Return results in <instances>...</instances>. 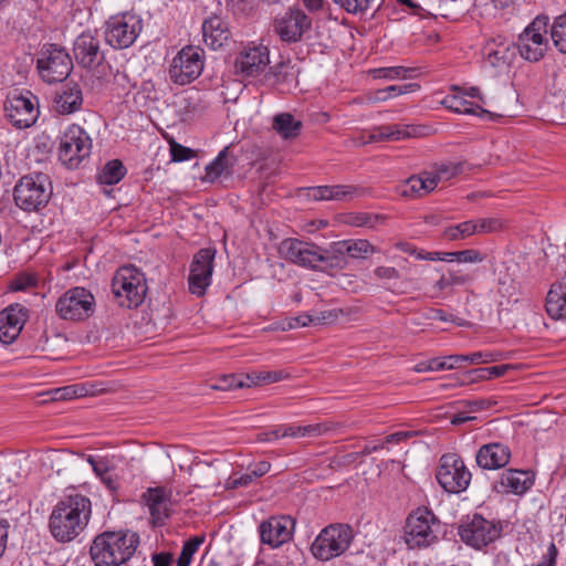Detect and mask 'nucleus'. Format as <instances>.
I'll return each instance as SVG.
<instances>
[{
  "label": "nucleus",
  "mask_w": 566,
  "mask_h": 566,
  "mask_svg": "<svg viewBox=\"0 0 566 566\" xmlns=\"http://www.w3.org/2000/svg\"><path fill=\"white\" fill-rule=\"evenodd\" d=\"M92 516L91 500L81 493L64 495L52 509L49 531L59 543H70L87 527Z\"/></svg>",
  "instance_id": "1"
},
{
  "label": "nucleus",
  "mask_w": 566,
  "mask_h": 566,
  "mask_svg": "<svg viewBox=\"0 0 566 566\" xmlns=\"http://www.w3.org/2000/svg\"><path fill=\"white\" fill-rule=\"evenodd\" d=\"M139 536L134 532L106 531L93 539L90 555L95 566H120L136 552Z\"/></svg>",
  "instance_id": "2"
},
{
  "label": "nucleus",
  "mask_w": 566,
  "mask_h": 566,
  "mask_svg": "<svg viewBox=\"0 0 566 566\" xmlns=\"http://www.w3.org/2000/svg\"><path fill=\"white\" fill-rule=\"evenodd\" d=\"M279 253L285 261L298 266L335 275L331 261V244L322 248L313 242L287 238L280 243Z\"/></svg>",
  "instance_id": "3"
},
{
  "label": "nucleus",
  "mask_w": 566,
  "mask_h": 566,
  "mask_svg": "<svg viewBox=\"0 0 566 566\" xmlns=\"http://www.w3.org/2000/svg\"><path fill=\"white\" fill-rule=\"evenodd\" d=\"M114 301L122 307L136 308L145 300L148 286L145 274L135 265L120 266L111 284Z\"/></svg>",
  "instance_id": "4"
},
{
  "label": "nucleus",
  "mask_w": 566,
  "mask_h": 566,
  "mask_svg": "<svg viewBox=\"0 0 566 566\" xmlns=\"http://www.w3.org/2000/svg\"><path fill=\"white\" fill-rule=\"evenodd\" d=\"M53 188L50 177L43 172H32L19 179L14 186L15 205L24 211H40L52 197Z\"/></svg>",
  "instance_id": "5"
},
{
  "label": "nucleus",
  "mask_w": 566,
  "mask_h": 566,
  "mask_svg": "<svg viewBox=\"0 0 566 566\" xmlns=\"http://www.w3.org/2000/svg\"><path fill=\"white\" fill-rule=\"evenodd\" d=\"M354 541V530L344 523L324 527L311 545V553L319 560L327 562L343 555Z\"/></svg>",
  "instance_id": "6"
},
{
  "label": "nucleus",
  "mask_w": 566,
  "mask_h": 566,
  "mask_svg": "<svg viewBox=\"0 0 566 566\" xmlns=\"http://www.w3.org/2000/svg\"><path fill=\"white\" fill-rule=\"evenodd\" d=\"M440 522L427 507L411 512L405 526V541L409 548L428 547L438 541Z\"/></svg>",
  "instance_id": "7"
},
{
  "label": "nucleus",
  "mask_w": 566,
  "mask_h": 566,
  "mask_svg": "<svg viewBox=\"0 0 566 566\" xmlns=\"http://www.w3.org/2000/svg\"><path fill=\"white\" fill-rule=\"evenodd\" d=\"M547 15H537L518 35L516 48L520 55L528 62L542 60L548 49Z\"/></svg>",
  "instance_id": "8"
},
{
  "label": "nucleus",
  "mask_w": 566,
  "mask_h": 566,
  "mask_svg": "<svg viewBox=\"0 0 566 566\" xmlns=\"http://www.w3.org/2000/svg\"><path fill=\"white\" fill-rule=\"evenodd\" d=\"M72 67L71 56L65 49L56 44L44 46L36 60V69L41 78L50 84L65 80Z\"/></svg>",
  "instance_id": "9"
},
{
  "label": "nucleus",
  "mask_w": 566,
  "mask_h": 566,
  "mask_svg": "<svg viewBox=\"0 0 566 566\" xmlns=\"http://www.w3.org/2000/svg\"><path fill=\"white\" fill-rule=\"evenodd\" d=\"M95 308L94 295L84 287H73L61 295L55 304V312L65 321H84Z\"/></svg>",
  "instance_id": "10"
},
{
  "label": "nucleus",
  "mask_w": 566,
  "mask_h": 566,
  "mask_svg": "<svg viewBox=\"0 0 566 566\" xmlns=\"http://www.w3.org/2000/svg\"><path fill=\"white\" fill-rule=\"evenodd\" d=\"M92 140L78 125H71L63 133L59 146V159L67 168H77L90 156Z\"/></svg>",
  "instance_id": "11"
},
{
  "label": "nucleus",
  "mask_w": 566,
  "mask_h": 566,
  "mask_svg": "<svg viewBox=\"0 0 566 566\" xmlns=\"http://www.w3.org/2000/svg\"><path fill=\"white\" fill-rule=\"evenodd\" d=\"M471 478V472L458 454L447 453L441 457L436 479L446 492L460 493L465 491Z\"/></svg>",
  "instance_id": "12"
},
{
  "label": "nucleus",
  "mask_w": 566,
  "mask_h": 566,
  "mask_svg": "<svg viewBox=\"0 0 566 566\" xmlns=\"http://www.w3.org/2000/svg\"><path fill=\"white\" fill-rule=\"evenodd\" d=\"M142 29V19L136 14L114 15L106 22L105 40L114 49H126L136 41Z\"/></svg>",
  "instance_id": "13"
},
{
  "label": "nucleus",
  "mask_w": 566,
  "mask_h": 566,
  "mask_svg": "<svg viewBox=\"0 0 566 566\" xmlns=\"http://www.w3.org/2000/svg\"><path fill=\"white\" fill-rule=\"evenodd\" d=\"M203 71V51L187 45L172 59L169 67L170 80L178 85H187L200 76Z\"/></svg>",
  "instance_id": "14"
},
{
  "label": "nucleus",
  "mask_w": 566,
  "mask_h": 566,
  "mask_svg": "<svg viewBox=\"0 0 566 566\" xmlns=\"http://www.w3.org/2000/svg\"><path fill=\"white\" fill-rule=\"evenodd\" d=\"M6 116L17 128L32 126L39 115L36 97L29 91L10 95L4 104Z\"/></svg>",
  "instance_id": "15"
},
{
  "label": "nucleus",
  "mask_w": 566,
  "mask_h": 566,
  "mask_svg": "<svg viewBox=\"0 0 566 566\" xmlns=\"http://www.w3.org/2000/svg\"><path fill=\"white\" fill-rule=\"evenodd\" d=\"M214 255L216 250L211 248L200 249L193 255L188 277L191 294L202 296L211 284Z\"/></svg>",
  "instance_id": "16"
},
{
  "label": "nucleus",
  "mask_w": 566,
  "mask_h": 566,
  "mask_svg": "<svg viewBox=\"0 0 566 566\" xmlns=\"http://www.w3.org/2000/svg\"><path fill=\"white\" fill-rule=\"evenodd\" d=\"M376 248L368 240H343L331 243V261L334 274L347 269L348 259H365L373 254Z\"/></svg>",
  "instance_id": "17"
},
{
  "label": "nucleus",
  "mask_w": 566,
  "mask_h": 566,
  "mask_svg": "<svg viewBox=\"0 0 566 566\" xmlns=\"http://www.w3.org/2000/svg\"><path fill=\"white\" fill-rule=\"evenodd\" d=\"M295 521L287 515L271 516L259 525L260 541L271 548H279L293 537Z\"/></svg>",
  "instance_id": "18"
},
{
  "label": "nucleus",
  "mask_w": 566,
  "mask_h": 566,
  "mask_svg": "<svg viewBox=\"0 0 566 566\" xmlns=\"http://www.w3.org/2000/svg\"><path fill=\"white\" fill-rule=\"evenodd\" d=\"M461 539L472 547L486 546L500 536V528L480 515H474L459 527Z\"/></svg>",
  "instance_id": "19"
},
{
  "label": "nucleus",
  "mask_w": 566,
  "mask_h": 566,
  "mask_svg": "<svg viewBox=\"0 0 566 566\" xmlns=\"http://www.w3.org/2000/svg\"><path fill=\"white\" fill-rule=\"evenodd\" d=\"M311 19L300 9H290L284 15L275 19L274 30L285 42H297L311 28Z\"/></svg>",
  "instance_id": "20"
},
{
  "label": "nucleus",
  "mask_w": 566,
  "mask_h": 566,
  "mask_svg": "<svg viewBox=\"0 0 566 566\" xmlns=\"http://www.w3.org/2000/svg\"><path fill=\"white\" fill-rule=\"evenodd\" d=\"M269 49L264 45H252L245 48L235 59V73L244 77L260 75L269 65Z\"/></svg>",
  "instance_id": "21"
},
{
  "label": "nucleus",
  "mask_w": 566,
  "mask_h": 566,
  "mask_svg": "<svg viewBox=\"0 0 566 566\" xmlns=\"http://www.w3.org/2000/svg\"><path fill=\"white\" fill-rule=\"evenodd\" d=\"M73 53L77 64L84 69H96L104 61L99 39L88 32H84L75 39Z\"/></svg>",
  "instance_id": "22"
},
{
  "label": "nucleus",
  "mask_w": 566,
  "mask_h": 566,
  "mask_svg": "<svg viewBox=\"0 0 566 566\" xmlns=\"http://www.w3.org/2000/svg\"><path fill=\"white\" fill-rule=\"evenodd\" d=\"M153 523L163 525L172 512L171 491L163 486L149 488L143 495Z\"/></svg>",
  "instance_id": "23"
},
{
  "label": "nucleus",
  "mask_w": 566,
  "mask_h": 566,
  "mask_svg": "<svg viewBox=\"0 0 566 566\" xmlns=\"http://www.w3.org/2000/svg\"><path fill=\"white\" fill-rule=\"evenodd\" d=\"M28 311L19 305H10L0 312V342L11 344L21 333Z\"/></svg>",
  "instance_id": "24"
},
{
  "label": "nucleus",
  "mask_w": 566,
  "mask_h": 566,
  "mask_svg": "<svg viewBox=\"0 0 566 566\" xmlns=\"http://www.w3.org/2000/svg\"><path fill=\"white\" fill-rule=\"evenodd\" d=\"M511 459L509 447L502 443H488L482 446L476 455V464L484 470H497L504 468Z\"/></svg>",
  "instance_id": "25"
},
{
  "label": "nucleus",
  "mask_w": 566,
  "mask_h": 566,
  "mask_svg": "<svg viewBox=\"0 0 566 566\" xmlns=\"http://www.w3.org/2000/svg\"><path fill=\"white\" fill-rule=\"evenodd\" d=\"M533 485L528 472L522 470H509L501 474L495 482L494 489L499 493L523 494Z\"/></svg>",
  "instance_id": "26"
},
{
  "label": "nucleus",
  "mask_w": 566,
  "mask_h": 566,
  "mask_svg": "<svg viewBox=\"0 0 566 566\" xmlns=\"http://www.w3.org/2000/svg\"><path fill=\"white\" fill-rule=\"evenodd\" d=\"M334 424L331 423H314L307 426L296 424H282L272 429L273 437L281 438H314L319 437L333 429Z\"/></svg>",
  "instance_id": "27"
},
{
  "label": "nucleus",
  "mask_w": 566,
  "mask_h": 566,
  "mask_svg": "<svg viewBox=\"0 0 566 566\" xmlns=\"http://www.w3.org/2000/svg\"><path fill=\"white\" fill-rule=\"evenodd\" d=\"M202 36L207 46L217 50L228 41L230 31L221 18L210 17L202 23Z\"/></svg>",
  "instance_id": "28"
},
{
  "label": "nucleus",
  "mask_w": 566,
  "mask_h": 566,
  "mask_svg": "<svg viewBox=\"0 0 566 566\" xmlns=\"http://www.w3.org/2000/svg\"><path fill=\"white\" fill-rule=\"evenodd\" d=\"M421 128L412 125L395 124V125H382L375 127L370 135V142L380 140H401L406 138L416 137L420 134Z\"/></svg>",
  "instance_id": "29"
},
{
  "label": "nucleus",
  "mask_w": 566,
  "mask_h": 566,
  "mask_svg": "<svg viewBox=\"0 0 566 566\" xmlns=\"http://www.w3.org/2000/svg\"><path fill=\"white\" fill-rule=\"evenodd\" d=\"M226 146L218 156L206 167V179L213 182L222 175L231 176L237 164V157Z\"/></svg>",
  "instance_id": "30"
},
{
  "label": "nucleus",
  "mask_w": 566,
  "mask_h": 566,
  "mask_svg": "<svg viewBox=\"0 0 566 566\" xmlns=\"http://www.w3.org/2000/svg\"><path fill=\"white\" fill-rule=\"evenodd\" d=\"M546 312L554 319L566 317V279L551 286L546 297Z\"/></svg>",
  "instance_id": "31"
},
{
  "label": "nucleus",
  "mask_w": 566,
  "mask_h": 566,
  "mask_svg": "<svg viewBox=\"0 0 566 566\" xmlns=\"http://www.w3.org/2000/svg\"><path fill=\"white\" fill-rule=\"evenodd\" d=\"M83 103L82 91L77 85L66 86L56 94L54 107L59 114H72L78 111Z\"/></svg>",
  "instance_id": "32"
},
{
  "label": "nucleus",
  "mask_w": 566,
  "mask_h": 566,
  "mask_svg": "<svg viewBox=\"0 0 566 566\" xmlns=\"http://www.w3.org/2000/svg\"><path fill=\"white\" fill-rule=\"evenodd\" d=\"M442 103L447 108L459 114L478 115L489 119H495L501 116L485 109L482 105L473 104L458 95H448Z\"/></svg>",
  "instance_id": "33"
},
{
  "label": "nucleus",
  "mask_w": 566,
  "mask_h": 566,
  "mask_svg": "<svg viewBox=\"0 0 566 566\" xmlns=\"http://www.w3.org/2000/svg\"><path fill=\"white\" fill-rule=\"evenodd\" d=\"M482 54L485 62L493 67L507 64L511 57L509 45L495 40H490L485 43Z\"/></svg>",
  "instance_id": "34"
},
{
  "label": "nucleus",
  "mask_w": 566,
  "mask_h": 566,
  "mask_svg": "<svg viewBox=\"0 0 566 566\" xmlns=\"http://www.w3.org/2000/svg\"><path fill=\"white\" fill-rule=\"evenodd\" d=\"M273 129L283 138L296 137L302 128V123L290 113H281L273 117Z\"/></svg>",
  "instance_id": "35"
},
{
  "label": "nucleus",
  "mask_w": 566,
  "mask_h": 566,
  "mask_svg": "<svg viewBox=\"0 0 566 566\" xmlns=\"http://www.w3.org/2000/svg\"><path fill=\"white\" fill-rule=\"evenodd\" d=\"M434 178L429 171L410 177L401 190L402 196H423L434 189Z\"/></svg>",
  "instance_id": "36"
},
{
  "label": "nucleus",
  "mask_w": 566,
  "mask_h": 566,
  "mask_svg": "<svg viewBox=\"0 0 566 566\" xmlns=\"http://www.w3.org/2000/svg\"><path fill=\"white\" fill-rule=\"evenodd\" d=\"M419 88V85L416 83H409L405 85H390L385 88H380L374 92H370L366 95V99L369 103H380L386 102L392 97L416 92Z\"/></svg>",
  "instance_id": "37"
},
{
  "label": "nucleus",
  "mask_w": 566,
  "mask_h": 566,
  "mask_svg": "<svg viewBox=\"0 0 566 566\" xmlns=\"http://www.w3.org/2000/svg\"><path fill=\"white\" fill-rule=\"evenodd\" d=\"M294 77L292 67L286 63H277L269 69L263 74L261 82L271 87L280 86L284 83L291 82Z\"/></svg>",
  "instance_id": "38"
},
{
  "label": "nucleus",
  "mask_w": 566,
  "mask_h": 566,
  "mask_svg": "<svg viewBox=\"0 0 566 566\" xmlns=\"http://www.w3.org/2000/svg\"><path fill=\"white\" fill-rule=\"evenodd\" d=\"M126 174V168L118 159L108 161L98 174L101 184L115 185L119 182Z\"/></svg>",
  "instance_id": "39"
},
{
  "label": "nucleus",
  "mask_w": 566,
  "mask_h": 566,
  "mask_svg": "<svg viewBox=\"0 0 566 566\" xmlns=\"http://www.w3.org/2000/svg\"><path fill=\"white\" fill-rule=\"evenodd\" d=\"M464 163H442L436 167L433 171H429L430 177L434 178V187L439 181H448L451 178L463 172Z\"/></svg>",
  "instance_id": "40"
},
{
  "label": "nucleus",
  "mask_w": 566,
  "mask_h": 566,
  "mask_svg": "<svg viewBox=\"0 0 566 566\" xmlns=\"http://www.w3.org/2000/svg\"><path fill=\"white\" fill-rule=\"evenodd\" d=\"M554 45L562 53H566V14L557 17L551 29Z\"/></svg>",
  "instance_id": "41"
},
{
  "label": "nucleus",
  "mask_w": 566,
  "mask_h": 566,
  "mask_svg": "<svg viewBox=\"0 0 566 566\" xmlns=\"http://www.w3.org/2000/svg\"><path fill=\"white\" fill-rule=\"evenodd\" d=\"M349 13H363L380 6L379 0H333Z\"/></svg>",
  "instance_id": "42"
},
{
  "label": "nucleus",
  "mask_w": 566,
  "mask_h": 566,
  "mask_svg": "<svg viewBox=\"0 0 566 566\" xmlns=\"http://www.w3.org/2000/svg\"><path fill=\"white\" fill-rule=\"evenodd\" d=\"M205 537L202 536H195L188 539L182 546L181 553L177 559V566H189L192 556L198 551Z\"/></svg>",
  "instance_id": "43"
},
{
  "label": "nucleus",
  "mask_w": 566,
  "mask_h": 566,
  "mask_svg": "<svg viewBox=\"0 0 566 566\" xmlns=\"http://www.w3.org/2000/svg\"><path fill=\"white\" fill-rule=\"evenodd\" d=\"M472 220H468L464 222H461L457 226H451L447 228L443 232V235L448 240H461L465 239L468 237H471L475 234V229L473 228Z\"/></svg>",
  "instance_id": "44"
},
{
  "label": "nucleus",
  "mask_w": 566,
  "mask_h": 566,
  "mask_svg": "<svg viewBox=\"0 0 566 566\" xmlns=\"http://www.w3.org/2000/svg\"><path fill=\"white\" fill-rule=\"evenodd\" d=\"M384 221V217L379 214H373L368 212H358L350 214L348 218V223L354 227H366L369 229L376 228Z\"/></svg>",
  "instance_id": "45"
},
{
  "label": "nucleus",
  "mask_w": 566,
  "mask_h": 566,
  "mask_svg": "<svg viewBox=\"0 0 566 566\" xmlns=\"http://www.w3.org/2000/svg\"><path fill=\"white\" fill-rule=\"evenodd\" d=\"M475 234H488L499 232L504 228V222L500 218H482L472 220Z\"/></svg>",
  "instance_id": "46"
},
{
  "label": "nucleus",
  "mask_w": 566,
  "mask_h": 566,
  "mask_svg": "<svg viewBox=\"0 0 566 566\" xmlns=\"http://www.w3.org/2000/svg\"><path fill=\"white\" fill-rule=\"evenodd\" d=\"M413 71V69H407L403 66L379 67L373 70V75L375 78L385 80L407 78L410 76L408 73Z\"/></svg>",
  "instance_id": "47"
},
{
  "label": "nucleus",
  "mask_w": 566,
  "mask_h": 566,
  "mask_svg": "<svg viewBox=\"0 0 566 566\" xmlns=\"http://www.w3.org/2000/svg\"><path fill=\"white\" fill-rule=\"evenodd\" d=\"M243 379H239L238 375H223L218 378L210 388L213 390H231L238 388H244Z\"/></svg>",
  "instance_id": "48"
},
{
  "label": "nucleus",
  "mask_w": 566,
  "mask_h": 566,
  "mask_svg": "<svg viewBox=\"0 0 566 566\" xmlns=\"http://www.w3.org/2000/svg\"><path fill=\"white\" fill-rule=\"evenodd\" d=\"M452 255L460 263H480L484 260L483 254L475 249L454 251Z\"/></svg>",
  "instance_id": "49"
},
{
  "label": "nucleus",
  "mask_w": 566,
  "mask_h": 566,
  "mask_svg": "<svg viewBox=\"0 0 566 566\" xmlns=\"http://www.w3.org/2000/svg\"><path fill=\"white\" fill-rule=\"evenodd\" d=\"M170 155L171 159L177 163L189 160L195 156L192 149L185 147L176 142L170 144Z\"/></svg>",
  "instance_id": "50"
},
{
  "label": "nucleus",
  "mask_w": 566,
  "mask_h": 566,
  "mask_svg": "<svg viewBox=\"0 0 566 566\" xmlns=\"http://www.w3.org/2000/svg\"><path fill=\"white\" fill-rule=\"evenodd\" d=\"M447 274H448V277L450 280V284H451L452 290L454 287H458V286H465V285H468L474 279L472 274L465 273L462 270H455V271L449 270L447 272Z\"/></svg>",
  "instance_id": "51"
},
{
  "label": "nucleus",
  "mask_w": 566,
  "mask_h": 566,
  "mask_svg": "<svg viewBox=\"0 0 566 566\" xmlns=\"http://www.w3.org/2000/svg\"><path fill=\"white\" fill-rule=\"evenodd\" d=\"M357 192L358 188L355 186L335 185L332 186L333 196H331V200H346L348 198H352Z\"/></svg>",
  "instance_id": "52"
},
{
  "label": "nucleus",
  "mask_w": 566,
  "mask_h": 566,
  "mask_svg": "<svg viewBox=\"0 0 566 566\" xmlns=\"http://www.w3.org/2000/svg\"><path fill=\"white\" fill-rule=\"evenodd\" d=\"M434 360H437V364L442 365L439 366L438 370H450L459 367L461 363L467 361V358L462 357V355H450L447 357L434 358Z\"/></svg>",
  "instance_id": "53"
},
{
  "label": "nucleus",
  "mask_w": 566,
  "mask_h": 566,
  "mask_svg": "<svg viewBox=\"0 0 566 566\" xmlns=\"http://www.w3.org/2000/svg\"><path fill=\"white\" fill-rule=\"evenodd\" d=\"M374 275L377 280L382 282H389L392 280H398L400 277V274L398 270L394 266H377L374 270Z\"/></svg>",
  "instance_id": "54"
},
{
  "label": "nucleus",
  "mask_w": 566,
  "mask_h": 566,
  "mask_svg": "<svg viewBox=\"0 0 566 566\" xmlns=\"http://www.w3.org/2000/svg\"><path fill=\"white\" fill-rule=\"evenodd\" d=\"M430 319H440L442 322H452L459 326H467L468 322L464 319L455 318L453 315L446 313L440 308H431L429 314Z\"/></svg>",
  "instance_id": "55"
},
{
  "label": "nucleus",
  "mask_w": 566,
  "mask_h": 566,
  "mask_svg": "<svg viewBox=\"0 0 566 566\" xmlns=\"http://www.w3.org/2000/svg\"><path fill=\"white\" fill-rule=\"evenodd\" d=\"M254 479H255V476L249 469V471L247 473H243L240 475H237V474L231 475L229 478L228 483L231 488L235 489V488H240V486H248L249 484L252 483V481Z\"/></svg>",
  "instance_id": "56"
},
{
  "label": "nucleus",
  "mask_w": 566,
  "mask_h": 566,
  "mask_svg": "<svg viewBox=\"0 0 566 566\" xmlns=\"http://www.w3.org/2000/svg\"><path fill=\"white\" fill-rule=\"evenodd\" d=\"M260 373L262 384H273L289 378V374L284 370H262Z\"/></svg>",
  "instance_id": "57"
},
{
  "label": "nucleus",
  "mask_w": 566,
  "mask_h": 566,
  "mask_svg": "<svg viewBox=\"0 0 566 566\" xmlns=\"http://www.w3.org/2000/svg\"><path fill=\"white\" fill-rule=\"evenodd\" d=\"M308 196L314 200H331L332 186H318L310 189Z\"/></svg>",
  "instance_id": "58"
},
{
  "label": "nucleus",
  "mask_w": 566,
  "mask_h": 566,
  "mask_svg": "<svg viewBox=\"0 0 566 566\" xmlns=\"http://www.w3.org/2000/svg\"><path fill=\"white\" fill-rule=\"evenodd\" d=\"M464 403L467 407H469L470 411L475 412L491 408L493 405H495V401L491 399H475L464 401Z\"/></svg>",
  "instance_id": "59"
},
{
  "label": "nucleus",
  "mask_w": 566,
  "mask_h": 566,
  "mask_svg": "<svg viewBox=\"0 0 566 566\" xmlns=\"http://www.w3.org/2000/svg\"><path fill=\"white\" fill-rule=\"evenodd\" d=\"M462 357L467 358L465 363H471V364H485V363L494 360L492 354L482 353V352H476L471 355H462Z\"/></svg>",
  "instance_id": "60"
},
{
  "label": "nucleus",
  "mask_w": 566,
  "mask_h": 566,
  "mask_svg": "<svg viewBox=\"0 0 566 566\" xmlns=\"http://www.w3.org/2000/svg\"><path fill=\"white\" fill-rule=\"evenodd\" d=\"M88 462L91 463L93 471L101 479H103L104 476H106L109 473L108 465L104 460H102V459L96 460V459L90 457Z\"/></svg>",
  "instance_id": "61"
},
{
  "label": "nucleus",
  "mask_w": 566,
  "mask_h": 566,
  "mask_svg": "<svg viewBox=\"0 0 566 566\" xmlns=\"http://www.w3.org/2000/svg\"><path fill=\"white\" fill-rule=\"evenodd\" d=\"M54 395V399H71L76 396H82V392H78L75 386H66L56 389Z\"/></svg>",
  "instance_id": "62"
},
{
  "label": "nucleus",
  "mask_w": 566,
  "mask_h": 566,
  "mask_svg": "<svg viewBox=\"0 0 566 566\" xmlns=\"http://www.w3.org/2000/svg\"><path fill=\"white\" fill-rule=\"evenodd\" d=\"M467 382H474L479 380H488L490 379L489 371L486 367L475 368L470 370L467 374Z\"/></svg>",
  "instance_id": "63"
},
{
  "label": "nucleus",
  "mask_w": 566,
  "mask_h": 566,
  "mask_svg": "<svg viewBox=\"0 0 566 566\" xmlns=\"http://www.w3.org/2000/svg\"><path fill=\"white\" fill-rule=\"evenodd\" d=\"M557 548L552 543L548 546L547 553L542 557V560L536 566H554L556 563Z\"/></svg>",
  "instance_id": "64"
}]
</instances>
